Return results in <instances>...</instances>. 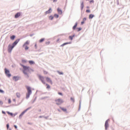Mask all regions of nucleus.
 Masks as SVG:
<instances>
[{"instance_id": "obj_13", "label": "nucleus", "mask_w": 130, "mask_h": 130, "mask_svg": "<svg viewBox=\"0 0 130 130\" xmlns=\"http://www.w3.org/2000/svg\"><path fill=\"white\" fill-rule=\"evenodd\" d=\"M52 11V10H51V8H49L48 11L45 12V14L47 15V14H50V13H51Z\"/></svg>"}, {"instance_id": "obj_47", "label": "nucleus", "mask_w": 130, "mask_h": 130, "mask_svg": "<svg viewBox=\"0 0 130 130\" xmlns=\"http://www.w3.org/2000/svg\"><path fill=\"white\" fill-rule=\"evenodd\" d=\"M13 101H14V102H16V99H14L13 100Z\"/></svg>"}, {"instance_id": "obj_29", "label": "nucleus", "mask_w": 130, "mask_h": 130, "mask_svg": "<svg viewBox=\"0 0 130 130\" xmlns=\"http://www.w3.org/2000/svg\"><path fill=\"white\" fill-rule=\"evenodd\" d=\"M46 86H47V89H50V86L49 84H46Z\"/></svg>"}, {"instance_id": "obj_41", "label": "nucleus", "mask_w": 130, "mask_h": 130, "mask_svg": "<svg viewBox=\"0 0 130 130\" xmlns=\"http://www.w3.org/2000/svg\"><path fill=\"white\" fill-rule=\"evenodd\" d=\"M86 20H87V18H84L83 19V22H85L86 21Z\"/></svg>"}, {"instance_id": "obj_48", "label": "nucleus", "mask_w": 130, "mask_h": 130, "mask_svg": "<svg viewBox=\"0 0 130 130\" xmlns=\"http://www.w3.org/2000/svg\"><path fill=\"white\" fill-rule=\"evenodd\" d=\"M35 47H36V48L37 47V44H36V45H35Z\"/></svg>"}, {"instance_id": "obj_6", "label": "nucleus", "mask_w": 130, "mask_h": 130, "mask_svg": "<svg viewBox=\"0 0 130 130\" xmlns=\"http://www.w3.org/2000/svg\"><path fill=\"white\" fill-rule=\"evenodd\" d=\"M14 46L11 45H9L8 47V52H12V50H13V48H14Z\"/></svg>"}, {"instance_id": "obj_34", "label": "nucleus", "mask_w": 130, "mask_h": 130, "mask_svg": "<svg viewBox=\"0 0 130 130\" xmlns=\"http://www.w3.org/2000/svg\"><path fill=\"white\" fill-rule=\"evenodd\" d=\"M11 102H12V101H11V99H8V103L9 104H11Z\"/></svg>"}, {"instance_id": "obj_49", "label": "nucleus", "mask_w": 130, "mask_h": 130, "mask_svg": "<svg viewBox=\"0 0 130 130\" xmlns=\"http://www.w3.org/2000/svg\"><path fill=\"white\" fill-rule=\"evenodd\" d=\"M9 130H12V129H9Z\"/></svg>"}, {"instance_id": "obj_23", "label": "nucleus", "mask_w": 130, "mask_h": 130, "mask_svg": "<svg viewBox=\"0 0 130 130\" xmlns=\"http://www.w3.org/2000/svg\"><path fill=\"white\" fill-rule=\"evenodd\" d=\"M7 113H8V114L9 115H10L11 116H13V115H14V114H12V113H11V112H9V111H7Z\"/></svg>"}, {"instance_id": "obj_30", "label": "nucleus", "mask_w": 130, "mask_h": 130, "mask_svg": "<svg viewBox=\"0 0 130 130\" xmlns=\"http://www.w3.org/2000/svg\"><path fill=\"white\" fill-rule=\"evenodd\" d=\"M29 63H30V64H34V61L32 60L29 61Z\"/></svg>"}, {"instance_id": "obj_40", "label": "nucleus", "mask_w": 130, "mask_h": 130, "mask_svg": "<svg viewBox=\"0 0 130 130\" xmlns=\"http://www.w3.org/2000/svg\"><path fill=\"white\" fill-rule=\"evenodd\" d=\"M58 94L61 96H62V93L61 92H58Z\"/></svg>"}, {"instance_id": "obj_39", "label": "nucleus", "mask_w": 130, "mask_h": 130, "mask_svg": "<svg viewBox=\"0 0 130 130\" xmlns=\"http://www.w3.org/2000/svg\"><path fill=\"white\" fill-rule=\"evenodd\" d=\"M3 104H4V103L3 102V101H0V105H3Z\"/></svg>"}, {"instance_id": "obj_25", "label": "nucleus", "mask_w": 130, "mask_h": 130, "mask_svg": "<svg viewBox=\"0 0 130 130\" xmlns=\"http://www.w3.org/2000/svg\"><path fill=\"white\" fill-rule=\"evenodd\" d=\"M74 37H75V36H69V39L71 40H73V39L74 38Z\"/></svg>"}, {"instance_id": "obj_22", "label": "nucleus", "mask_w": 130, "mask_h": 130, "mask_svg": "<svg viewBox=\"0 0 130 130\" xmlns=\"http://www.w3.org/2000/svg\"><path fill=\"white\" fill-rule=\"evenodd\" d=\"M15 38H16V36L14 35L10 37V39H11V40H14Z\"/></svg>"}, {"instance_id": "obj_43", "label": "nucleus", "mask_w": 130, "mask_h": 130, "mask_svg": "<svg viewBox=\"0 0 130 130\" xmlns=\"http://www.w3.org/2000/svg\"><path fill=\"white\" fill-rule=\"evenodd\" d=\"M0 93H4V90L0 89Z\"/></svg>"}, {"instance_id": "obj_18", "label": "nucleus", "mask_w": 130, "mask_h": 130, "mask_svg": "<svg viewBox=\"0 0 130 130\" xmlns=\"http://www.w3.org/2000/svg\"><path fill=\"white\" fill-rule=\"evenodd\" d=\"M60 109L62 110L64 112H67V108L60 107Z\"/></svg>"}, {"instance_id": "obj_7", "label": "nucleus", "mask_w": 130, "mask_h": 130, "mask_svg": "<svg viewBox=\"0 0 130 130\" xmlns=\"http://www.w3.org/2000/svg\"><path fill=\"white\" fill-rule=\"evenodd\" d=\"M20 41V39H18L16 40L12 44V46L15 47L18 43H19V42Z\"/></svg>"}, {"instance_id": "obj_37", "label": "nucleus", "mask_w": 130, "mask_h": 130, "mask_svg": "<svg viewBox=\"0 0 130 130\" xmlns=\"http://www.w3.org/2000/svg\"><path fill=\"white\" fill-rule=\"evenodd\" d=\"M90 4L94 3V0H91L89 2Z\"/></svg>"}, {"instance_id": "obj_32", "label": "nucleus", "mask_w": 130, "mask_h": 130, "mask_svg": "<svg viewBox=\"0 0 130 130\" xmlns=\"http://www.w3.org/2000/svg\"><path fill=\"white\" fill-rule=\"evenodd\" d=\"M49 20H53V16H50L49 17Z\"/></svg>"}, {"instance_id": "obj_20", "label": "nucleus", "mask_w": 130, "mask_h": 130, "mask_svg": "<svg viewBox=\"0 0 130 130\" xmlns=\"http://www.w3.org/2000/svg\"><path fill=\"white\" fill-rule=\"evenodd\" d=\"M94 18V15L90 14L89 16V19H93Z\"/></svg>"}, {"instance_id": "obj_33", "label": "nucleus", "mask_w": 130, "mask_h": 130, "mask_svg": "<svg viewBox=\"0 0 130 130\" xmlns=\"http://www.w3.org/2000/svg\"><path fill=\"white\" fill-rule=\"evenodd\" d=\"M44 75H47V74H48V72L46 71H44Z\"/></svg>"}, {"instance_id": "obj_50", "label": "nucleus", "mask_w": 130, "mask_h": 130, "mask_svg": "<svg viewBox=\"0 0 130 130\" xmlns=\"http://www.w3.org/2000/svg\"><path fill=\"white\" fill-rule=\"evenodd\" d=\"M86 1H89V0H86Z\"/></svg>"}, {"instance_id": "obj_24", "label": "nucleus", "mask_w": 130, "mask_h": 130, "mask_svg": "<svg viewBox=\"0 0 130 130\" xmlns=\"http://www.w3.org/2000/svg\"><path fill=\"white\" fill-rule=\"evenodd\" d=\"M44 40H45V39H41L39 40V42H40V43H41L42 42H43V41H44Z\"/></svg>"}, {"instance_id": "obj_36", "label": "nucleus", "mask_w": 130, "mask_h": 130, "mask_svg": "<svg viewBox=\"0 0 130 130\" xmlns=\"http://www.w3.org/2000/svg\"><path fill=\"white\" fill-rule=\"evenodd\" d=\"M71 101H73V102H75V99L73 98H71Z\"/></svg>"}, {"instance_id": "obj_17", "label": "nucleus", "mask_w": 130, "mask_h": 130, "mask_svg": "<svg viewBox=\"0 0 130 130\" xmlns=\"http://www.w3.org/2000/svg\"><path fill=\"white\" fill-rule=\"evenodd\" d=\"M78 26V22H76L75 24V25L73 27V29L75 30L76 28H77V26Z\"/></svg>"}, {"instance_id": "obj_42", "label": "nucleus", "mask_w": 130, "mask_h": 130, "mask_svg": "<svg viewBox=\"0 0 130 130\" xmlns=\"http://www.w3.org/2000/svg\"><path fill=\"white\" fill-rule=\"evenodd\" d=\"M86 13H90L91 11H90V10H87L86 11Z\"/></svg>"}, {"instance_id": "obj_19", "label": "nucleus", "mask_w": 130, "mask_h": 130, "mask_svg": "<svg viewBox=\"0 0 130 130\" xmlns=\"http://www.w3.org/2000/svg\"><path fill=\"white\" fill-rule=\"evenodd\" d=\"M16 96L18 98H20V97H21V94L20 93V92H17Z\"/></svg>"}, {"instance_id": "obj_27", "label": "nucleus", "mask_w": 130, "mask_h": 130, "mask_svg": "<svg viewBox=\"0 0 130 130\" xmlns=\"http://www.w3.org/2000/svg\"><path fill=\"white\" fill-rule=\"evenodd\" d=\"M76 29L78 32H79V31H81V30H82V28L81 27H77Z\"/></svg>"}, {"instance_id": "obj_16", "label": "nucleus", "mask_w": 130, "mask_h": 130, "mask_svg": "<svg viewBox=\"0 0 130 130\" xmlns=\"http://www.w3.org/2000/svg\"><path fill=\"white\" fill-rule=\"evenodd\" d=\"M71 43H72V42L64 43H63V44H62V45H61V46L62 47H63V46H64V45H67V44H71Z\"/></svg>"}, {"instance_id": "obj_26", "label": "nucleus", "mask_w": 130, "mask_h": 130, "mask_svg": "<svg viewBox=\"0 0 130 130\" xmlns=\"http://www.w3.org/2000/svg\"><path fill=\"white\" fill-rule=\"evenodd\" d=\"M54 17L55 18H56V19H57V18H58V17H59L58 14H54Z\"/></svg>"}, {"instance_id": "obj_12", "label": "nucleus", "mask_w": 130, "mask_h": 130, "mask_svg": "<svg viewBox=\"0 0 130 130\" xmlns=\"http://www.w3.org/2000/svg\"><path fill=\"white\" fill-rule=\"evenodd\" d=\"M30 44V41H26L24 44L23 45V47H24V46H26L27 45H29V44Z\"/></svg>"}, {"instance_id": "obj_3", "label": "nucleus", "mask_w": 130, "mask_h": 130, "mask_svg": "<svg viewBox=\"0 0 130 130\" xmlns=\"http://www.w3.org/2000/svg\"><path fill=\"white\" fill-rule=\"evenodd\" d=\"M38 77L39 79V80L41 81L42 83L44 84V85H45V79L44 77L41 75H38Z\"/></svg>"}, {"instance_id": "obj_31", "label": "nucleus", "mask_w": 130, "mask_h": 130, "mask_svg": "<svg viewBox=\"0 0 130 130\" xmlns=\"http://www.w3.org/2000/svg\"><path fill=\"white\" fill-rule=\"evenodd\" d=\"M22 62L23 63H26V62H27V61L26 60H24V59H22Z\"/></svg>"}, {"instance_id": "obj_21", "label": "nucleus", "mask_w": 130, "mask_h": 130, "mask_svg": "<svg viewBox=\"0 0 130 130\" xmlns=\"http://www.w3.org/2000/svg\"><path fill=\"white\" fill-rule=\"evenodd\" d=\"M81 9L82 10L84 9V2H82L81 4Z\"/></svg>"}, {"instance_id": "obj_15", "label": "nucleus", "mask_w": 130, "mask_h": 130, "mask_svg": "<svg viewBox=\"0 0 130 130\" xmlns=\"http://www.w3.org/2000/svg\"><path fill=\"white\" fill-rule=\"evenodd\" d=\"M13 80H14V81H18V80H19V77H18V76H14L13 77Z\"/></svg>"}, {"instance_id": "obj_46", "label": "nucleus", "mask_w": 130, "mask_h": 130, "mask_svg": "<svg viewBox=\"0 0 130 130\" xmlns=\"http://www.w3.org/2000/svg\"><path fill=\"white\" fill-rule=\"evenodd\" d=\"M14 127H15V128H16V129H17V125H14Z\"/></svg>"}, {"instance_id": "obj_35", "label": "nucleus", "mask_w": 130, "mask_h": 130, "mask_svg": "<svg viewBox=\"0 0 130 130\" xmlns=\"http://www.w3.org/2000/svg\"><path fill=\"white\" fill-rule=\"evenodd\" d=\"M58 74H59V75H63V73L60 72L59 71H58Z\"/></svg>"}, {"instance_id": "obj_2", "label": "nucleus", "mask_w": 130, "mask_h": 130, "mask_svg": "<svg viewBox=\"0 0 130 130\" xmlns=\"http://www.w3.org/2000/svg\"><path fill=\"white\" fill-rule=\"evenodd\" d=\"M26 88L27 90V93H26V98H29L30 97V95L32 94V90H31V87L29 86H26Z\"/></svg>"}, {"instance_id": "obj_44", "label": "nucleus", "mask_w": 130, "mask_h": 130, "mask_svg": "<svg viewBox=\"0 0 130 130\" xmlns=\"http://www.w3.org/2000/svg\"><path fill=\"white\" fill-rule=\"evenodd\" d=\"M84 23H85V21H82L81 22V25H83V24H84Z\"/></svg>"}, {"instance_id": "obj_5", "label": "nucleus", "mask_w": 130, "mask_h": 130, "mask_svg": "<svg viewBox=\"0 0 130 130\" xmlns=\"http://www.w3.org/2000/svg\"><path fill=\"white\" fill-rule=\"evenodd\" d=\"M5 74L7 76V77H8L9 78H10V77H11L12 75H11V74H10V71H9L7 69V68L5 69Z\"/></svg>"}, {"instance_id": "obj_14", "label": "nucleus", "mask_w": 130, "mask_h": 130, "mask_svg": "<svg viewBox=\"0 0 130 130\" xmlns=\"http://www.w3.org/2000/svg\"><path fill=\"white\" fill-rule=\"evenodd\" d=\"M20 16H21V13L18 12L16 14H15V18H19V17H20Z\"/></svg>"}, {"instance_id": "obj_1", "label": "nucleus", "mask_w": 130, "mask_h": 130, "mask_svg": "<svg viewBox=\"0 0 130 130\" xmlns=\"http://www.w3.org/2000/svg\"><path fill=\"white\" fill-rule=\"evenodd\" d=\"M20 66H21L23 69V73L25 78H26V79H29V78H30V76L29 75V74H28V72L30 71V68L29 67L25 66L22 64H20Z\"/></svg>"}, {"instance_id": "obj_10", "label": "nucleus", "mask_w": 130, "mask_h": 130, "mask_svg": "<svg viewBox=\"0 0 130 130\" xmlns=\"http://www.w3.org/2000/svg\"><path fill=\"white\" fill-rule=\"evenodd\" d=\"M29 109V108L26 109L25 110H24L23 112L21 113V114L20 115L19 117L23 116L26 112H27V111Z\"/></svg>"}, {"instance_id": "obj_4", "label": "nucleus", "mask_w": 130, "mask_h": 130, "mask_svg": "<svg viewBox=\"0 0 130 130\" xmlns=\"http://www.w3.org/2000/svg\"><path fill=\"white\" fill-rule=\"evenodd\" d=\"M55 101L57 105H60V104H62V103H63V101L61 99H58L57 100H55Z\"/></svg>"}, {"instance_id": "obj_9", "label": "nucleus", "mask_w": 130, "mask_h": 130, "mask_svg": "<svg viewBox=\"0 0 130 130\" xmlns=\"http://www.w3.org/2000/svg\"><path fill=\"white\" fill-rule=\"evenodd\" d=\"M108 122H109V120H107L106 121L105 124L106 129H107V128L109 126V125L108 124Z\"/></svg>"}, {"instance_id": "obj_45", "label": "nucleus", "mask_w": 130, "mask_h": 130, "mask_svg": "<svg viewBox=\"0 0 130 130\" xmlns=\"http://www.w3.org/2000/svg\"><path fill=\"white\" fill-rule=\"evenodd\" d=\"M2 113L3 114H6V112L4 111H2Z\"/></svg>"}, {"instance_id": "obj_11", "label": "nucleus", "mask_w": 130, "mask_h": 130, "mask_svg": "<svg viewBox=\"0 0 130 130\" xmlns=\"http://www.w3.org/2000/svg\"><path fill=\"white\" fill-rule=\"evenodd\" d=\"M57 12L59 15H62V11L61 9H60L59 8H57Z\"/></svg>"}, {"instance_id": "obj_38", "label": "nucleus", "mask_w": 130, "mask_h": 130, "mask_svg": "<svg viewBox=\"0 0 130 130\" xmlns=\"http://www.w3.org/2000/svg\"><path fill=\"white\" fill-rule=\"evenodd\" d=\"M9 127H10V125L9 124H7V129H9Z\"/></svg>"}, {"instance_id": "obj_8", "label": "nucleus", "mask_w": 130, "mask_h": 130, "mask_svg": "<svg viewBox=\"0 0 130 130\" xmlns=\"http://www.w3.org/2000/svg\"><path fill=\"white\" fill-rule=\"evenodd\" d=\"M46 80L47 82H48V83H50L51 85H52V80H51L50 78H49V77H46Z\"/></svg>"}, {"instance_id": "obj_28", "label": "nucleus", "mask_w": 130, "mask_h": 130, "mask_svg": "<svg viewBox=\"0 0 130 130\" xmlns=\"http://www.w3.org/2000/svg\"><path fill=\"white\" fill-rule=\"evenodd\" d=\"M24 47L25 50H28V49H29V47H28L27 46H25Z\"/></svg>"}, {"instance_id": "obj_51", "label": "nucleus", "mask_w": 130, "mask_h": 130, "mask_svg": "<svg viewBox=\"0 0 130 130\" xmlns=\"http://www.w3.org/2000/svg\"><path fill=\"white\" fill-rule=\"evenodd\" d=\"M40 117H41V116H40Z\"/></svg>"}]
</instances>
